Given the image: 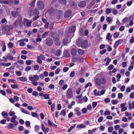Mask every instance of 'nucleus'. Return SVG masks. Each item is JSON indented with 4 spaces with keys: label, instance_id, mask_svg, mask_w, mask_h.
I'll list each match as a JSON object with an SVG mask.
<instances>
[{
    "label": "nucleus",
    "instance_id": "f257e3e1",
    "mask_svg": "<svg viewBox=\"0 0 134 134\" xmlns=\"http://www.w3.org/2000/svg\"><path fill=\"white\" fill-rule=\"evenodd\" d=\"M76 30V27L74 26H71L70 27L69 29L68 33L69 34H68V37L70 38L72 37L73 35L72 34L71 35H70L69 34H71L74 32Z\"/></svg>",
    "mask_w": 134,
    "mask_h": 134
},
{
    "label": "nucleus",
    "instance_id": "f03ea898",
    "mask_svg": "<svg viewBox=\"0 0 134 134\" xmlns=\"http://www.w3.org/2000/svg\"><path fill=\"white\" fill-rule=\"evenodd\" d=\"M23 25V23L22 21V19L21 18L20 19H17L13 24V26H19L22 27Z\"/></svg>",
    "mask_w": 134,
    "mask_h": 134
},
{
    "label": "nucleus",
    "instance_id": "7ed1b4c3",
    "mask_svg": "<svg viewBox=\"0 0 134 134\" xmlns=\"http://www.w3.org/2000/svg\"><path fill=\"white\" fill-rule=\"evenodd\" d=\"M37 59L36 61L40 64L41 65L42 63V60H44L45 57L44 55L43 54H41L37 57Z\"/></svg>",
    "mask_w": 134,
    "mask_h": 134
},
{
    "label": "nucleus",
    "instance_id": "20e7f679",
    "mask_svg": "<svg viewBox=\"0 0 134 134\" xmlns=\"http://www.w3.org/2000/svg\"><path fill=\"white\" fill-rule=\"evenodd\" d=\"M66 96L67 98L69 99L72 98L73 93L71 88H69L67 90L66 93Z\"/></svg>",
    "mask_w": 134,
    "mask_h": 134
},
{
    "label": "nucleus",
    "instance_id": "39448f33",
    "mask_svg": "<svg viewBox=\"0 0 134 134\" xmlns=\"http://www.w3.org/2000/svg\"><path fill=\"white\" fill-rule=\"evenodd\" d=\"M46 43L48 46H51L53 43V40L49 37H47L45 40Z\"/></svg>",
    "mask_w": 134,
    "mask_h": 134
},
{
    "label": "nucleus",
    "instance_id": "423d86ee",
    "mask_svg": "<svg viewBox=\"0 0 134 134\" xmlns=\"http://www.w3.org/2000/svg\"><path fill=\"white\" fill-rule=\"evenodd\" d=\"M37 6L39 8H43L44 7V3L41 1H39L37 2Z\"/></svg>",
    "mask_w": 134,
    "mask_h": 134
},
{
    "label": "nucleus",
    "instance_id": "0eeeda50",
    "mask_svg": "<svg viewBox=\"0 0 134 134\" xmlns=\"http://www.w3.org/2000/svg\"><path fill=\"white\" fill-rule=\"evenodd\" d=\"M72 14V12L70 9H69L66 11L64 13V17L65 18L69 17Z\"/></svg>",
    "mask_w": 134,
    "mask_h": 134
},
{
    "label": "nucleus",
    "instance_id": "6e6552de",
    "mask_svg": "<svg viewBox=\"0 0 134 134\" xmlns=\"http://www.w3.org/2000/svg\"><path fill=\"white\" fill-rule=\"evenodd\" d=\"M0 2L2 3L10 4L13 3V1L12 0H1V1H0Z\"/></svg>",
    "mask_w": 134,
    "mask_h": 134
},
{
    "label": "nucleus",
    "instance_id": "1a4fd4ad",
    "mask_svg": "<svg viewBox=\"0 0 134 134\" xmlns=\"http://www.w3.org/2000/svg\"><path fill=\"white\" fill-rule=\"evenodd\" d=\"M29 79V80L31 81H37L39 79V76L37 75H34L33 77H30Z\"/></svg>",
    "mask_w": 134,
    "mask_h": 134
},
{
    "label": "nucleus",
    "instance_id": "9d476101",
    "mask_svg": "<svg viewBox=\"0 0 134 134\" xmlns=\"http://www.w3.org/2000/svg\"><path fill=\"white\" fill-rule=\"evenodd\" d=\"M10 30L9 27L6 25H4L2 27V31L4 33L8 32Z\"/></svg>",
    "mask_w": 134,
    "mask_h": 134
},
{
    "label": "nucleus",
    "instance_id": "9b49d317",
    "mask_svg": "<svg viewBox=\"0 0 134 134\" xmlns=\"http://www.w3.org/2000/svg\"><path fill=\"white\" fill-rule=\"evenodd\" d=\"M123 41V39H120L116 41L114 45V48H116L118 45L122 42Z\"/></svg>",
    "mask_w": 134,
    "mask_h": 134
},
{
    "label": "nucleus",
    "instance_id": "f8f14e48",
    "mask_svg": "<svg viewBox=\"0 0 134 134\" xmlns=\"http://www.w3.org/2000/svg\"><path fill=\"white\" fill-rule=\"evenodd\" d=\"M88 42L87 40H84L82 42L81 44V47L83 48H86L87 46Z\"/></svg>",
    "mask_w": 134,
    "mask_h": 134
},
{
    "label": "nucleus",
    "instance_id": "ddd939ff",
    "mask_svg": "<svg viewBox=\"0 0 134 134\" xmlns=\"http://www.w3.org/2000/svg\"><path fill=\"white\" fill-rule=\"evenodd\" d=\"M86 4V3L85 1H82L79 2L78 5L80 8H83Z\"/></svg>",
    "mask_w": 134,
    "mask_h": 134
},
{
    "label": "nucleus",
    "instance_id": "4468645a",
    "mask_svg": "<svg viewBox=\"0 0 134 134\" xmlns=\"http://www.w3.org/2000/svg\"><path fill=\"white\" fill-rule=\"evenodd\" d=\"M82 38H79L77 40L76 42V45L79 47L81 46L82 43Z\"/></svg>",
    "mask_w": 134,
    "mask_h": 134
},
{
    "label": "nucleus",
    "instance_id": "2eb2a0df",
    "mask_svg": "<svg viewBox=\"0 0 134 134\" xmlns=\"http://www.w3.org/2000/svg\"><path fill=\"white\" fill-rule=\"evenodd\" d=\"M0 45L1 47H2V50L4 52H5L6 49V46L5 45V42H1L0 43Z\"/></svg>",
    "mask_w": 134,
    "mask_h": 134
},
{
    "label": "nucleus",
    "instance_id": "dca6fc26",
    "mask_svg": "<svg viewBox=\"0 0 134 134\" xmlns=\"http://www.w3.org/2000/svg\"><path fill=\"white\" fill-rule=\"evenodd\" d=\"M70 55L68 51L67 50H65L63 52V56L66 57H69Z\"/></svg>",
    "mask_w": 134,
    "mask_h": 134
},
{
    "label": "nucleus",
    "instance_id": "f3484780",
    "mask_svg": "<svg viewBox=\"0 0 134 134\" xmlns=\"http://www.w3.org/2000/svg\"><path fill=\"white\" fill-rule=\"evenodd\" d=\"M128 104L129 105V109L130 110H131L132 109H134V103L133 102L131 103V101H130L128 102Z\"/></svg>",
    "mask_w": 134,
    "mask_h": 134
},
{
    "label": "nucleus",
    "instance_id": "a211bd4d",
    "mask_svg": "<svg viewBox=\"0 0 134 134\" xmlns=\"http://www.w3.org/2000/svg\"><path fill=\"white\" fill-rule=\"evenodd\" d=\"M71 53L72 56H74L76 54L77 51L75 48H72L71 50Z\"/></svg>",
    "mask_w": 134,
    "mask_h": 134
},
{
    "label": "nucleus",
    "instance_id": "6ab92c4d",
    "mask_svg": "<svg viewBox=\"0 0 134 134\" xmlns=\"http://www.w3.org/2000/svg\"><path fill=\"white\" fill-rule=\"evenodd\" d=\"M96 84L98 86H99L101 84V80L99 78H97L95 79Z\"/></svg>",
    "mask_w": 134,
    "mask_h": 134
},
{
    "label": "nucleus",
    "instance_id": "aec40b11",
    "mask_svg": "<svg viewBox=\"0 0 134 134\" xmlns=\"http://www.w3.org/2000/svg\"><path fill=\"white\" fill-rule=\"evenodd\" d=\"M17 42H20V45L21 46H24L25 44V43L22 39L18 41Z\"/></svg>",
    "mask_w": 134,
    "mask_h": 134
},
{
    "label": "nucleus",
    "instance_id": "412c9836",
    "mask_svg": "<svg viewBox=\"0 0 134 134\" xmlns=\"http://www.w3.org/2000/svg\"><path fill=\"white\" fill-rule=\"evenodd\" d=\"M77 51L79 54L81 55H83L85 53L84 51L82 49H78Z\"/></svg>",
    "mask_w": 134,
    "mask_h": 134
},
{
    "label": "nucleus",
    "instance_id": "4be33fe9",
    "mask_svg": "<svg viewBox=\"0 0 134 134\" xmlns=\"http://www.w3.org/2000/svg\"><path fill=\"white\" fill-rule=\"evenodd\" d=\"M18 12L17 11H14L12 12V14L13 16L15 17H16L18 14Z\"/></svg>",
    "mask_w": 134,
    "mask_h": 134
},
{
    "label": "nucleus",
    "instance_id": "5701e85b",
    "mask_svg": "<svg viewBox=\"0 0 134 134\" xmlns=\"http://www.w3.org/2000/svg\"><path fill=\"white\" fill-rule=\"evenodd\" d=\"M85 127L86 126L84 124H82L78 125L76 126V128H85Z\"/></svg>",
    "mask_w": 134,
    "mask_h": 134
},
{
    "label": "nucleus",
    "instance_id": "b1692460",
    "mask_svg": "<svg viewBox=\"0 0 134 134\" xmlns=\"http://www.w3.org/2000/svg\"><path fill=\"white\" fill-rule=\"evenodd\" d=\"M20 110L21 112L30 115V113L28 111L26 110L23 108H21Z\"/></svg>",
    "mask_w": 134,
    "mask_h": 134
},
{
    "label": "nucleus",
    "instance_id": "393cba45",
    "mask_svg": "<svg viewBox=\"0 0 134 134\" xmlns=\"http://www.w3.org/2000/svg\"><path fill=\"white\" fill-rule=\"evenodd\" d=\"M100 80L101 84H104L106 82V80L104 77H101Z\"/></svg>",
    "mask_w": 134,
    "mask_h": 134
},
{
    "label": "nucleus",
    "instance_id": "a878e982",
    "mask_svg": "<svg viewBox=\"0 0 134 134\" xmlns=\"http://www.w3.org/2000/svg\"><path fill=\"white\" fill-rule=\"evenodd\" d=\"M106 38L108 41H110L111 38V36L110 33H107Z\"/></svg>",
    "mask_w": 134,
    "mask_h": 134
},
{
    "label": "nucleus",
    "instance_id": "bb28decb",
    "mask_svg": "<svg viewBox=\"0 0 134 134\" xmlns=\"http://www.w3.org/2000/svg\"><path fill=\"white\" fill-rule=\"evenodd\" d=\"M60 115H62L63 116H65L66 115V111L65 109L62 110L60 113Z\"/></svg>",
    "mask_w": 134,
    "mask_h": 134
},
{
    "label": "nucleus",
    "instance_id": "cd10ccee",
    "mask_svg": "<svg viewBox=\"0 0 134 134\" xmlns=\"http://www.w3.org/2000/svg\"><path fill=\"white\" fill-rule=\"evenodd\" d=\"M61 53V51L59 50H57L55 52V55L57 56L60 55Z\"/></svg>",
    "mask_w": 134,
    "mask_h": 134
},
{
    "label": "nucleus",
    "instance_id": "c85d7f7f",
    "mask_svg": "<svg viewBox=\"0 0 134 134\" xmlns=\"http://www.w3.org/2000/svg\"><path fill=\"white\" fill-rule=\"evenodd\" d=\"M7 58L9 60H13V56L9 54L7 56Z\"/></svg>",
    "mask_w": 134,
    "mask_h": 134
},
{
    "label": "nucleus",
    "instance_id": "c756f323",
    "mask_svg": "<svg viewBox=\"0 0 134 134\" xmlns=\"http://www.w3.org/2000/svg\"><path fill=\"white\" fill-rule=\"evenodd\" d=\"M70 5L72 8H75L77 6V5L75 2L74 1H71Z\"/></svg>",
    "mask_w": 134,
    "mask_h": 134
},
{
    "label": "nucleus",
    "instance_id": "7c9ffc66",
    "mask_svg": "<svg viewBox=\"0 0 134 134\" xmlns=\"http://www.w3.org/2000/svg\"><path fill=\"white\" fill-rule=\"evenodd\" d=\"M67 39V38L66 37L63 40V43L65 45H66L68 44Z\"/></svg>",
    "mask_w": 134,
    "mask_h": 134
},
{
    "label": "nucleus",
    "instance_id": "2f4dec72",
    "mask_svg": "<svg viewBox=\"0 0 134 134\" xmlns=\"http://www.w3.org/2000/svg\"><path fill=\"white\" fill-rule=\"evenodd\" d=\"M32 9H30L29 10V14L31 16L34 15L33 10H32Z\"/></svg>",
    "mask_w": 134,
    "mask_h": 134
},
{
    "label": "nucleus",
    "instance_id": "473e14b6",
    "mask_svg": "<svg viewBox=\"0 0 134 134\" xmlns=\"http://www.w3.org/2000/svg\"><path fill=\"white\" fill-rule=\"evenodd\" d=\"M76 124H74L72 126H71L68 130V132H71V130L74 129L76 126Z\"/></svg>",
    "mask_w": 134,
    "mask_h": 134
},
{
    "label": "nucleus",
    "instance_id": "72a5a7b5",
    "mask_svg": "<svg viewBox=\"0 0 134 134\" xmlns=\"http://www.w3.org/2000/svg\"><path fill=\"white\" fill-rule=\"evenodd\" d=\"M58 1L60 3L65 5L67 3V1L66 0H58Z\"/></svg>",
    "mask_w": 134,
    "mask_h": 134
},
{
    "label": "nucleus",
    "instance_id": "f704fd0d",
    "mask_svg": "<svg viewBox=\"0 0 134 134\" xmlns=\"http://www.w3.org/2000/svg\"><path fill=\"white\" fill-rule=\"evenodd\" d=\"M33 62V61L32 60H27L25 62V63L27 65H29L31 64Z\"/></svg>",
    "mask_w": 134,
    "mask_h": 134
},
{
    "label": "nucleus",
    "instance_id": "c9c22d12",
    "mask_svg": "<svg viewBox=\"0 0 134 134\" xmlns=\"http://www.w3.org/2000/svg\"><path fill=\"white\" fill-rule=\"evenodd\" d=\"M2 116L5 118H7L8 116V113H5L4 111L2 112Z\"/></svg>",
    "mask_w": 134,
    "mask_h": 134
},
{
    "label": "nucleus",
    "instance_id": "e433bc0d",
    "mask_svg": "<svg viewBox=\"0 0 134 134\" xmlns=\"http://www.w3.org/2000/svg\"><path fill=\"white\" fill-rule=\"evenodd\" d=\"M54 41H58L59 40V37L58 35H56L54 36L53 37Z\"/></svg>",
    "mask_w": 134,
    "mask_h": 134
},
{
    "label": "nucleus",
    "instance_id": "4c0bfd02",
    "mask_svg": "<svg viewBox=\"0 0 134 134\" xmlns=\"http://www.w3.org/2000/svg\"><path fill=\"white\" fill-rule=\"evenodd\" d=\"M32 115L33 117H35L38 118L39 117L37 114L36 112H31Z\"/></svg>",
    "mask_w": 134,
    "mask_h": 134
},
{
    "label": "nucleus",
    "instance_id": "58836bf2",
    "mask_svg": "<svg viewBox=\"0 0 134 134\" xmlns=\"http://www.w3.org/2000/svg\"><path fill=\"white\" fill-rule=\"evenodd\" d=\"M17 117V116L16 115H14L13 116L11 119V120H10V122H13V121L15 120Z\"/></svg>",
    "mask_w": 134,
    "mask_h": 134
},
{
    "label": "nucleus",
    "instance_id": "ea45409f",
    "mask_svg": "<svg viewBox=\"0 0 134 134\" xmlns=\"http://www.w3.org/2000/svg\"><path fill=\"white\" fill-rule=\"evenodd\" d=\"M19 79L21 81H26L27 80V79L25 77H19Z\"/></svg>",
    "mask_w": 134,
    "mask_h": 134
},
{
    "label": "nucleus",
    "instance_id": "a19ab883",
    "mask_svg": "<svg viewBox=\"0 0 134 134\" xmlns=\"http://www.w3.org/2000/svg\"><path fill=\"white\" fill-rule=\"evenodd\" d=\"M55 107V105L54 103L51 106V111L52 112H53L54 109V108Z\"/></svg>",
    "mask_w": 134,
    "mask_h": 134
},
{
    "label": "nucleus",
    "instance_id": "79ce46f5",
    "mask_svg": "<svg viewBox=\"0 0 134 134\" xmlns=\"http://www.w3.org/2000/svg\"><path fill=\"white\" fill-rule=\"evenodd\" d=\"M39 129V127L37 125H36L35 127L34 130L35 132H38Z\"/></svg>",
    "mask_w": 134,
    "mask_h": 134
},
{
    "label": "nucleus",
    "instance_id": "37998d69",
    "mask_svg": "<svg viewBox=\"0 0 134 134\" xmlns=\"http://www.w3.org/2000/svg\"><path fill=\"white\" fill-rule=\"evenodd\" d=\"M34 15H38L39 14V11L37 9H35L33 10Z\"/></svg>",
    "mask_w": 134,
    "mask_h": 134
},
{
    "label": "nucleus",
    "instance_id": "c03bdc74",
    "mask_svg": "<svg viewBox=\"0 0 134 134\" xmlns=\"http://www.w3.org/2000/svg\"><path fill=\"white\" fill-rule=\"evenodd\" d=\"M48 34V31L44 32L42 35V37L43 38H45L46 36Z\"/></svg>",
    "mask_w": 134,
    "mask_h": 134
},
{
    "label": "nucleus",
    "instance_id": "a18cd8bd",
    "mask_svg": "<svg viewBox=\"0 0 134 134\" xmlns=\"http://www.w3.org/2000/svg\"><path fill=\"white\" fill-rule=\"evenodd\" d=\"M49 95L48 94H44V98L45 99H49L50 98H49Z\"/></svg>",
    "mask_w": 134,
    "mask_h": 134
},
{
    "label": "nucleus",
    "instance_id": "49530a36",
    "mask_svg": "<svg viewBox=\"0 0 134 134\" xmlns=\"http://www.w3.org/2000/svg\"><path fill=\"white\" fill-rule=\"evenodd\" d=\"M14 125L12 123H10L8 127V129H11L14 127Z\"/></svg>",
    "mask_w": 134,
    "mask_h": 134
},
{
    "label": "nucleus",
    "instance_id": "de8ad7c7",
    "mask_svg": "<svg viewBox=\"0 0 134 134\" xmlns=\"http://www.w3.org/2000/svg\"><path fill=\"white\" fill-rule=\"evenodd\" d=\"M73 60H74V61H77L79 60V62L80 63H82L83 61V59L82 58H79V60L77 59V60H75V59H73Z\"/></svg>",
    "mask_w": 134,
    "mask_h": 134
},
{
    "label": "nucleus",
    "instance_id": "09e8293b",
    "mask_svg": "<svg viewBox=\"0 0 134 134\" xmlns=\"http://www.w3.org/2000/svg\"><path fill=\"white\" fill-rule=\"evenodd\" d=\"M113 130V128L112 127H110L108 128V131L109 132H112Z\"/></svg>",
    "mask_w": 134,
    "mask_h": 134
},
{
    "label": "nucleus",
    "instance_id": "8fccbe9b",
    "mask_svg": "<svg viewBox=\"0 0 134 134\" xmlns=\"http://www.w3.org/2000/svg\"><path fill=\"white\" fill-rule=\"evenodd\" d=\"M118 100H111V103L113 104H116L118 103Z\"/></svg>",
    "mask_w": 134,
    "mask_h": 134
},
{
    "label": "nucleus",
    "instance_id": "3c124183",
    "mask_svg": "<svg viewBox=\"0 0 134 134\" xmlns=\"http://www.w3.org/2000/svg\"><path fill=\"white\" fill-rule=\"evenodd\" d=\"M11 87L14 89L17 88H18V86L17 84H14L12 85L11 86Z\"/></svg>",
    "mask_w": 134,
    "mask_h": 134
},
{
    "label": "nucleus",
    "instance_id": "603ef678",
    "mask_svg": "<svg viewBox=\"0 0 134 134\" xmlns=\"http://www.w3.org/2000/svg\"><path fill=\"white\" fill-rule=\"evenodd\" d=\"M9 114L10 116H13L15 115H14L15 114V113L14 111H10L9 112Z\"/></svg>",
    "mask_w": 134,
    "mask_h": 134
},
{
    "label": "nucleus",
    "instance_id": "864d4df0",
    "mask_svg": "<svg viewBox=\"0 0 134 134\" xmlns=\"http://www.w3.org/2000/svg\"><path fill=\"white\" fill-rule=\"evenodd\" d=\"M8 81L10 83L13 82L14 83H15L16 81L12 79H8Z\"/></svg>",
    "mask_w": 134,
    "mask_h": 134
},
{
    "label": "nucleus",
    "instance_id": "5fc2aeb1",
    "mask_svg": "<svg viewBox=\"0 0 134 134\" xmlns=\"http://www.w3.org/2000/svg\"><path fill=\"white\" fill-rule=\"evenodd\" d=\"M110 114V111L108 110H107L105 111L104 113V114L105 115H109Z\"/></svg>",
    "mask_w": 134,
    "mask_h": 134
},
{
    "label": "nucleus",
    "instance_id": "6e6d98bb",
    "mask_svg": "<svg viewBox=\"0 0 134 134\" xmlns=\"http://www.w3.org/2000/svg\"><path fill=\"white\" fill-rule=\"evenodd\" d=\"M64 83V80H61L60 81L59 84L60 86H62Z\"/></svg>",
    "mask_w": 134,
    "mask_h": 134
},
{
    "label": "nucleus",
    "instance_id": "4d7b16f0",
    "mask_svg": "<svg viewBox=\"0 0 134 134\" xmlns=\"http://www.w3.org/2000/svg\"><path fill=\"white\" fill-rule=\"evenodd\" d=\"M31 68L30 66H28L26 68L25 70L26 71H28L31 70Z\"/></svg>",
    "mask_w": 134,
    "mask_h": 134
},
{
    "label": "nucleus",
    "instance_id": "13d9d810",
    "mask_svg": "<svg viewBox=\"0 0 134 134\" xmlns=\"http://www.w3.org/2000/svg\"><path fill=\"white\" fill-rule=\"evenodd\" d=\"M114 67V66L113 65H110L108 66V69L109 70H111Z\"/></svg>",
    "mask_w": 134,
    "mask_h": 134
},
{
    "label": "nucleus",
    "instance_id": "bf43d9fd",
    "mask_svg": "<svg viewBox=\"0 0 134 134\" xmlns=\"http://www.w3.org/2000/svg\"><path fill=\"white\" fill-rule=\"evenodd\" d=\"M16 74L18 76H21L22 75V73L20 71H16Z\"/></svg>",
    "mask_w": 134,
    "mask_h": 134
},
{
    "label": "nucleus",
    "instance_id": "052dcab7",
    "mask_svg": "<svg viewBox=\"0 0 134 134\" xmlns=\"http://www.w3.org/2000/svg\"><path fill=\"white\" fill-rule=\"evenodd\" d=\"M39 68V66L38 65H35L34 66V69L35 70H38Z\"/></svg>",
    "mask_w": 134,
    "mask_h": 134
},
{
    "label": "nucleus",
    "instance_id": "680f3d73",
    "mask_svg": "<svg viewBox=\"0 0 134 134\" xmlns=\"http://www.w3.org/2000/svg\"><path fill=\"white\" fill-rule=\"evenodd\" d=\"M8 47L9 48H13V43L11 42H10L8 44Z\"/></svg>",
    "mask_w": 134,
    "mask_h": 134
},
{
    "label": "nucleus",
    "instance_id": "e2e57ef3",
    "mask_svg": "<svg viewBox=\"0 0 134 134\" xmlns=\"http://www.w3.org/2000/svg\"><path fill=\"white\" fill-rule=\"evenodd\" d=\"M32 95L37 97L38 96V93L36 91H34L32 93Z\"/></svg>",
    "mask_w": 134,
    "mask_h": 134
},
{
    "label": "nucleus",
    "instance_id": "0e129e2a",
    "mask_svg": "<svg viewBox=\"0 0 134 134\" xmlns=\"http://www.w3.org/2000/svg\"><path fill=\"white\" fill-rule=\"evenodd\" d=\"M36 0H33L32 2L30 4V5L32 7H34L35 5V3Z\"/></svg>",
    "mask_w": 134,
    "mask_h": 134
},
{
    "label": "nucleus",
    "instance_id": "69168bd1",
    "mask_svg": "<svg viewBox=\"0 0 134 134\" xmlns=\"http://www.w3.org/2000/svg\"><path fill=\"white\" fill-rule=\"evenodd\" d=\"M55 86L53 84H51L49 86V88L52 89H54V88Z\"/></svg>",
    "mask_w": 134,
    "mask_h": 134
},
{
    "label": "nucleus",
    "instance_id": "338daca9",
    "mask_svg": "<svg viewBox=\"0 0 134 134\" xmlns=\"http://www.w3.org/2000/svg\"><path fill=\"white\" fill-rule=\"evenodd\" d=\"M130 97L132 99L134 98V93L131 92L130 93Z\"/></svg>",
    "mask_w": 134,
    "mask_h": 134
},
{
    "label": "nucleus",
    "instance_id": "774afa93",
    "mask_svg": "<svg viewBox=\"0 0 134 134\" xmlns=\"http://www.w3.org/2000/svg\"><path fill=\"white\" fill-rule=\"evenodd\" d=\"M130 42L131 43H133L134 42V37L132 36L130 40Z\"/></svg>",
    "mask_w": 134,
    "mask_h": 134
}]
</instances>
